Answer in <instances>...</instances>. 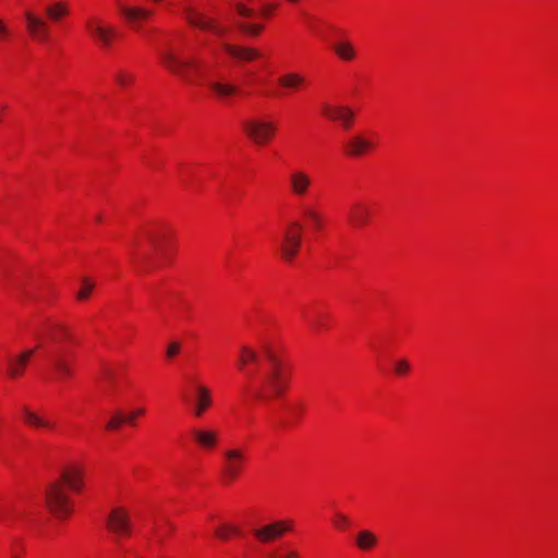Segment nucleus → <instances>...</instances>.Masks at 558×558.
Returning <instances> with one entry per match:
<instances>
[{
  "mask_svg": "<svg viewBox=\"0 0 558 558\" xmlns=\"http://www.w3.org/2000/svg\"><path fill=\"white\" fill-rule=\"evenodd\" d=\"M26 28L29 35L37 41L44 43L48 39V24L31 11L25 12Z\"/></svg>",
  "mask_w": 558,
  "mask_h": 558,
  "instance_id": "14",
  "label": "nucleus"
},
{
  "mask_svg": "<svg viewBox=\"0 0 558 558\" xmlns=\"http://www.w3.org/2000/svg\"><path fill=\"white\" fill-rule=\"evenodd\" d=\"M410 363L407 360L396 362L395 371L398 375H404L410 371Z\"/></svg>",
  "mask_w": 558,
  "mask_h": 558,
  "instance_id": "37",
  "label": "nucleus"
},
{
  "mask_svg": "<svg viewBox=\"0 0 558 558\" xmlns=\"http://www.w3.org/2000/svg\"><path fill=\"white\" fill-rule=\"evenodd\" d=\"M94 287H95V282L92 281L89 278L84 277L82 279V287H81L80 291L77 292V299L80 301H84V300L88 299Z\"/></svg>",
  "mask_w": 558,
  "mask_h": 558,
  "instance_id": "32",
  "label": "nucleus"
},
{
  "mask_svg": "<svg viewBox=\"0 0 558 558\" xmlns=\"http://www.w3.org/2000/svg\"><path fill=\"white\" fill-rule=\"evenodd\" d=\"M208 86L220 98L229 97L238 92V88L231 84L209 82Z\"/></svg>",
  "mask_w": 558,
  "mask_h": 558,
  "instance_id": "29",
  "label": "nucleus"
},
{
  "mask_svg": "<svg viewBox=\"0 0 558 558\" xmlns=\"http://www.w3.org/2000/svg\"><path fill=\"white\" fill-rule=\"evenodd\" d=\"M10 32L7 25L3 23V21L0 20V39L5 38L9 36Z\"/></svg>",
  "mask_w": 558,
  "mask_h": 558,
  "instance_id": "41",
  "label": "nucleus"
},
{
  "mask_svg": "<svg viewBox=\"0 0 558 558\" xmlns=\"http://www.w3.org/2000/svg\"><path fill=\"white\" fill-rule=\"evenodd\" d=\"M52 366L59 380H65L72 376L71 361L63 350H58L52 357Z\"/></svg>",
  "mask_w": 558,
  "mask_h": 558,
  "instance_id": "18",
  "label": "nucleus"
},
{
  "mask_svg": "<svg viewBox=\"0 0 558 558\" xmlns=\"http://www.w3.org/2000/svg\"><path fill=\"white\" fill-rule=\"evenodd\" d=\"M236 366L251 381L255 398L268 400L280 397L289 385L288 373L281 361L271 352L265 353V363L259 353L247 344L239 347Z\"/></svg>",
  "mask_w": 558,
  "mask_h": 558,
  "instance_id": "1",
  "label": "nucleus"
},
{
  "mask_svg": "<svg viewBox=\"0 0 558 558\" xmlns=\"http://www.w3.org/2000/svg\"><path fill=\"white\" fill-rule=\"evenodd\" d=\"M159 57L166 69L186 83H193L194 74L201 70V63L197 60L181 57L172 47L160 50Z\"/></svg>",
  "mask_w": 558,
  "mask_h": 558,
  "instance_id": "4",
  "label": "nucleus"
},
{
  "mask_svg": "<svg viewBox=\"0 0 558 558\" xmlns=\"http://www.w3.org/2000/svg\"><path fill=\"white\" fill-rule=\"evenodd\" d=\"M373 147V143L362 135H354L347 144V153L350 156L357 157L365 154Z\"/></svg>",
  "mask_w": 558,
  "mask_h": 558,
  "instance_id": "22",
  "label": "nucleus"
},
{
  "mask_svg": "<svg viewBox=\"0 0 558 558\" xmlns=\"http://www.w3.org/2000/svg\"><path fill=\"white\" fill-rule=\"evenodd\" d=\"M215 534L221 539H228L230 535H241L242 531L233 525L225 524L216 529Z\"/></svg>",
  "mask_w": 558,
  "mask_h": 558,
  "instance_id": "31",
  "label": "nucleus"
},
{
  "mask_svg": "<svg viewBox=\"0 0 558 558\" xmlns=\"http://www.w3.org/2000/svg\"><path fill=\"white\" fill-rule=\"evenodd\" d=\"M322 326L323 324L319 319H314L311 322V327L315 330H319Z\"/></svg>",
  "mask_w": 558,
  "mask_h": 558,
  "instance_id": "42",
  "label": "nucleus"
},
{
  "mask_svg": "<svg viewBox=\"0 0 558 558\" xmlns=\"http://www.w3.org/2000/svg\"><path fill=\"white\" fill-rule=\"evenodd\" d=\"M113 76L117 84L121 87H126L134 81V76L131 73L122 70L117 71Z\"/></svg>",
  "mask_w": 558,
  "mask_h": 558,
  "instance_id": "33",
  "label": "nucleus"
},
{
  "mask_svg": "<svg viewBox=\"0 0 558 558\" xmlns=\"http://www.w3.org/2000/svg\"><path fill=\"white\" fill-rule=\"evenodd\" d=\"M304 218L310 222L314 231L323 229V216L313 206H303Z\"/></svg>",
  "mask_w": 558,
  "mask_h": 558,
  "instance_id": "26",
  "label": "nucleus"
},
{
  "mask_svg": "<svg viewBox=\"0 0 558 558\" xmlns=\"http://www.w3.org/2000/svg\"><path fill=\"white\" fill-rule=\"evenodd\" d=\"M333 50L336 54L344 61H351L355 57V49L350 41H340L335 44Z\"/></svg>",
  "mask_w": 558,
  "mask_h": 558,
  "instance_id": "28",
  "label": "nucleus"
},
{
  "mask_svg": "<svg viewBox=\"0 0 558 558\" xmlns=\"http://www.w3.org/2000/svg\"><path fill=\"white\" fill-rule=\"evenodd\" d=\"M13 558H17V557H13Z\"/></svg>",
  "mask_w": 558,
  "mask_h": 558,
  "instance_id": "43",
  "label": "nucleus"
},
{
  "mask_svg": "<svg viewBox=\"0 0 558 558\" xmlns=\"http://www.w3.org/2000/svg\"><path fill=\"white\" fill-rule=\"evenodd\" d=\"M333 523L338 529H344L349 525V519L341 513H337Z\"/></svg>",
  "mask_w": 558,
  "mask_h": 558,
  "instance_id": "38",
  "label": "nucleus"
},
{
  "mask_svg": "<svg viewBox=\"0 0 558 558\" xmlns=\"http://www.w3.org/2000/svg\"><path fill=\"white\" fill-rule=\"evenodd\" d=\"M294 529L291 519L274 521L253 531L254 536L264 544L270 543Z\"/></svg>",
  "mask_w": 558,
  "mask_h": 558,
  "instance_id": "9",
  "label": "nucleus"
},
{
  "mask_svg": "<svg viewBox=\"0 0 558 558\" xmlns=\"http://www.w3.org/2000/svg\"><path fill=\"white\" fill-rule=\"evenodd\" d=\"M348 218L353 228H362L369 222L371 209L363 203H355L349 208Z\"/></svg>",
  "mask_w": 558,
  "mask_h": 558,
  "instance_id": "17",
  "label": "nucleus"
},
{
  "mask_svg": "<svg viewBox=\"0 0 558 558\" xmlns=\"http://www.w3.org/2000/svg\"><path fill=\"white\" fill-rule=\"evenodd\" d=\"M272 558H300L295 550H288L281 555H272Z\"/></svg>",
  "mask_w": 558,
  "mask_h": 558,
  "instance_id": "40",
  "label": "nucleus"
},
{
  "mask_svg": "<svg viewBox=\"0 0 558 558\" xmlns=\"http://www.w3.org/2000/svg\"><path fill=\"white\" fill-rule=\"evenodd\" d=\"M313 180L311 175L302 169H294L289 173L288 187L290 193L299 198H304L308 195Z\"/></svg>",
  "mask_w": 558,
  "mask_h": 558,
  "instance_id": "10",
  "label": "nucleus"
},
{
  "mask_svg": "<svg viewBox=\"0 0 558 558\" xmlns=\"http://www.w3.org/2000/svg\"><path fill=\"white\" fill-rule=\"evenodd\" d=\"M195 441L203 449H214L219 441V433L215 429L198 428L193 430Z\"/></svg>",
  "mask_w": 558,
  "mask_h": 558,
  "instance_id": "20",
  "label": "nucleus"
},
{
  "mask_svg": "<svg viewBox=\"0 0 558 558\" xmlns=\"http://www.w3.org/2000/svg\"><path fill=\"white\" fill-rule=\"evenodd\" d=\"M181 350V343L179 341H172L168 344L166 355L168 359H173L179 354Z\"/></svg>",
  "mask_w": 558,
  "mask_h": 558,
  "instance_id": "36",
  "label": "nucleus"
},
{
  "mask_svg": "<svg viewBox=\"0 0 558 558\" xmlns=\"http://www.w3.org/2000/svg\"><path fill=\"white\" fill-rule=\"evenodd\" d=\"M106 527L113 534L116 542L132 534V521L124 507H113L106 517Z\"/></svg>",
  "mask_w": 558,
  "mask_h": 558,
  "instance_id": "6",
  "label": "nucleus"
},
{
  "mask_svg": "<svg viewBox=\"0 0 558 558\" xmlns=\"http://www.w3.org/2000/svg\"><path fill=\"white\" fill-rule=\"evenodd\" d=\"M48 338L58 344L71 340V331L70 329L62 324L51 325L47 331Z\"/></svg>",
  "mask_w": 558,
  "mask_h": 558,
  "instance_id": "24",
  "label": "nucleus"
},
{
  "mask_svg": "<svg viewBox=\"0 0 558 558\" xmlns=\"http://www.w3.org/2000/svg\"><path fill=\"white\" fill-rule=\"evenodd\" d=\"M303 225L299 221H289L282 229L279 242L281 257L291 262L301 246Z\"/></svg>",
  "mask_w": 558,
  "mask_h": 558,
  "instance_id": "5",
  "label": "nucleus"
},
{
  "mask_svg": "<svg viewBox=\"0 0 558 558\" xmlns=\"http://www.w3.org/2000/svg\"><path fill=\"white\" fill-rule=\"evenodd\" d=\"M245 134L257 145L271 141L276 133V125L270 121L260 119L247 120L243 123Z\"/></svg>",
  "mask_w": 558,
  "mask_h": 558,
  "instance_id": "7",
  "label": "nucleus"
},
{
  "mask_svg": "<svg viewBox=\"0 0 558 558\" xmlns=\"http://www.w3.org/2000/svg\"><path fill=\"white\" fill-rule=\"evenodd\" d=\"M146 412V410L144 408H138V409H135L134 411H132L129 415L124 416L126 418V423L129 424H133L134 423V420L137 417V416H141V415H144Z\"/></svg>",
  "mask_w": 558,
  "mask_h": 558,
  "instance_id": "39",
  "label": "nucleus"
},
{
  "mask_svg": "<svg viewBox=\"0 0 558 558\" xmlns=\"http://www.w3.org/2000/svg\"><path fill=\"white\" fill-rule=\"evenodd\" d=\"M47 12V15L52 20V21H58L60 20L63 15H66L69 13V9L66 7L65 3L63 2H58V3H54L50 7L47 8L46 10Z\"/></svg>",
  "mask_w": 558,
  "mask_h": 558,
  "instance_id": "30",
  "label": "nucleus"
},
{
  "mask_svg": "<svg viewBox=\"0 0 558 558\" xmlns=\"http://www.w3.org/2000/svg\"><path fill=\"white\" fill-rule=\"evenodd\" d=\"M211 403L210 390L202 384H195L194 397L190 400L192 414L196 417L203 416V414L210 408Z\"/></svg>",
  "mask_w": 558,
  "mask_h": 558,
  "instance_id": "11",
  "label": "nucleus"
},
{
  "mask_svg": "<svg viewBox=\"0 0 558 558\" xmlns=\"http://www.w3.org/2000/svg\"><path fill=\"white\" fill-rule=\"evenodd\" d=\"M24 422L34 428H47L52 429L54 424L38 413L32 411L28 408L23 409Z\"/></svg>",
  "mask_w": 558,
  "mask_h": 558,
  "instance_id": "23",
  "label": "nucleus"
},
{
  "mask_svg": "<svg viewBox=\"0 0 558 558\" xmlns=\"http://www.w3.org/2000/svg\"><path fill=\"white\" fill-rule=\"evenodd\" d=\"M225 51L239 61H253L259 57V52L251 47L223 44Z\"/></svg>",
  "mask_w": 558,
  "mask_h": 558,
  "instance_id": "19",
  "label": "nucleus"
},
{
  "mask_svg": "<svg viewBox=\"0 0 558 558\" xmlns=\"http://www.w3.org/2000/svg\"><path fill=\"white\" fill-rule=\"evenodd\" d=\"M118 7L121 14L134 28H138L140 24L151 15V11L136 5H128L121 0H118Z\"/></svg>",
  "mask_w": 558,
  "mask_h": 558,
  "instance_id": "15",
  "label": "nucleus"
},
{
  "mask_svg": "<svg viewBox=\"0 0 558 558\" xmlns=\"http://www.w3.org/2000/svg\"><path fill=\"white\" fill-rule=\"evenodd\" d=\"M86 28L88 33L105 48H108L111 45L112 39L118 35L114 27L106 26L99 20L87 21Z\"/></svg>",
  "mask_w": 558,
  "mask_h": 558,
  "instance_id": "12",
  "label": "nucleus"
},
{
  "mask_svg": "<svg viewBox=\"0 0 558 558\" xmlns=\"http://www.w3.org/2000/svg\"><path fill=\"white\" fill-rule=\"evenodd\" d=\"M61 482L51 483L46 490V505L59 519L68 518L71 512L70 497L65 493L64 484L72 490L80 492L83 487L82 470L72 466L63 471Z\"/></svg>",
  "mask_w": 558,
  "mask_h": 558,
  "instance_id": "2",
  "label": "nucleus"
},
{
  "mask_svg": "<svg viewBox=\"0 0 558 558\" xmlns=\"http://www.w3.org/2000/svg\"><path fill=\"white\" fill-rule=\"evenodd\" d=\"M222 473L228 481H234L245 466L246 456L242 448H228L223 451Z\"/></svg>",
  "mask_w": 558,
  "mask_h": 558,
  "instance_id": "8",
  "label": "nucleus"
},
{
  "mask_svg": "<svg viewBox=\"0 0 558 558\" xmlns=\"http://www.w3.org/2000/svg\"><path fill=\"white\" fill-rule=\"evenodd\" d=\"M323 114L331 121H340L345 129L351 126L354 113L350 108L341 106L322 105Z\"/></svg>",
  "mask_w": 558,
  "mask_h": 558,
  "instance_id": "16",
  "label": "nucleus"
},
{
  "mask_svg": "<svg viewBox=\"0 0 558 558\" xmlns=\"http://www.w3.org/2000/svg\"><path fill=\"white\" fill-rule=\"evenodd\" d=\"M147 239L150 241L151 245L155 250L161 248V242H162V235L156 232L147 231L146 232Z\"/></svg>",
  "mask_w": 558,
  "mask_h": 558,
  "instance_id": "35",
  "label": "nucleus"
},
{
  "mask_svg": "<svg viewBox=\"0 0 558 558\" xmlns=\"http://www.w3.org/2000/svg\"><path fill=\"white\" fill-rule=\"evenodd\" d=\"M304 81V77L296 72H290L278 77V84L288 90H296Z\"/></svg>",
  "mask_w": 558,
  "mask_h": 558,
  "instance_id": "25",
  "label": "nucleus"
},
{
  "mask_svg": "<svg viewBox=\"0 0 558 558\" xmlns=\"http://www.w3.org/2000/svg\"><path fill=\"white\" fill-rule=\"evenodd\" d=\"M126 423V418L121 412H117L106 424V429L116 430L121 427L122 424Z\"/></svg>",
  "mask_w": 558,
  "mask_h": 558,
  "instance_id": "34",
  "label": "nucleus"
},
{
  "mask_svg": "<svg viewBox=\"0 0 558 558\" xmlns=\"http://www.w3.org/2000/svg\"><path fill=\"white\" fill-rule=\"evenodd\" d=\"M252 1L253 0H239L233 3V7L239 16V21L236 22L238 28L243 34L255 37L264 29V25L254 21L260 16H268L271 12V8L264 5L260 10H255L252 7Z\"/></svg>",
  "mask_w": 558,
  "mask_h": 558,
  "instance_id": "3",
  "label": "nucleus"
},
{
  "mask_svg": "<svg viewBox=\"0 0 558 558\" xmlns=\"http://www.w3.org/2000/svg\"><path fill=\"white\" fill-rule=\"evenodd\" d=\"M34 352H35L34 349H29V350L22 352L20 355L10 359L9 365H8V371H9L10 377L17 378V377L22 376V374L27 365V362L33 356Z\"/></svg>",
  "mask_w": 558,
  "mask_h": 558,
  "instance_id": "21",
  "label": "nucleus"
},
{
  "mask_svg": "<svg viewBox=\"0 0 558 558\" xmlns=\"http://www.w3.org/2000/svg\"><path fill=\"white\" fill-rule=\"evenodd\" d=\"M355 543L361 550H369L376 545L377 537L373 532L363 530L357 533Z\"/></svg>",
  "mask_w": 558,
  "mask_h": 558,
  "instance_id": "27",
  "label": "nucleus"
},
{
  "mask_svg": "<svg viewBox=\"0 0 558 558\" xmlns=\"http://www.w3.org/2000/svg\"><path fill=\"white\" fill-rule=\"evenodd\" d=\"M185 14L187 21L196 27H199L202 29H209L218 36H225L228 32L226 27L219 25L211 19L205 17L201 12L196 11L193 8H186Z\"/></svg>",
  "mask_w": 558,
  "mask_h": 558,
  "instance_id": "13",
  "label": "nucleus"
}]
</instances>
